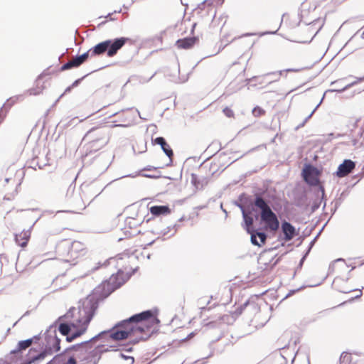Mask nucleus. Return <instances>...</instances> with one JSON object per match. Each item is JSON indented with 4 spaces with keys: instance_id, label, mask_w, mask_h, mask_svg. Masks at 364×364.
I'll list each match as a JSON object with an SVG mask.
<instances>
[{
    "instance_id": "6e6552de",
    "label": "nucleus",
    "mask_w": 364,
    "mask_h": 364,
    "mask_svg": "<svg viewBox=\"0 0 364 364\" xmlns=\"http://www.w3.org/2000/svg\"><path fill=\"white\" fill-rule=\"evenodd\" d=\"M83 140L90 144V148L98 150L109 141L107 130L105 127H94L87 132Z\"/></svg>"
},
{
    "instance_id": "1a4fd4ad",
    "label": "nucleus",
    "mask_w": 364,
    "mask_h": 364,
    "mask_svg": "<svg viewBox=\"0 0 364 364\" xmlns=\"http://www.w3.org/2000/svg\"><path fill=\"white\" fill-rule=\"evenodd\" d=\"M243 228L246 232L250 235V241L252 245L260 247L266 242L267 235L262 231V228H256L252 224V219L247 215H245Z\"/></svg>"
},
{
    "instance_id": "79ce46f5",
    "label": "nucleus",
    "mask_w": 364,
    "mask_h": 364,
    "mask_svg": "<svg viewBox=\"0 0 364 364\" xmlns=\"http://www.w3.org/2000/svg\"><path fill=\"white\" fill-rule=\"evenodd\" d=\"M78 65L75 58L64 63L60 68V71L63 72L75 68H78Z\"/></svg>"
},
{
    "instance_id": "f3484780",
    "label": "nucleus",
    "mask_w": 364,
    "mask_h": 364,
    "mask_svg": "<svg viewBox=\"0 0 364 364\" xmlns=\"http://www.w3.org/2000/svg\"><path fill=\"white\" fill-rule=\"evenodd\" d=\"M151 142L153 144H157L159 145L164 151V153L168 156L169 159V163L167 164L166 166H169L171 165L173 162V151L169 144L166 142V140L163 136H158L155 139H151Z\"/></svg>"
},
{
    "instance_id": "2eb2a0df",
    "label": "nucleus",
    "mask_w": 364,
    "mask_h": 364,
    "mask_svg": "<svg viewBox=\"0 0 364 364\" xmlns=\"http://www.w3.org/2000/svg\"><path fill=\"white\" fill-rule=\"evenodd\" d=\"M349 279H350L349 277H347V278L346 279H343L341 277H336L332 283V287L338 291L344 293V294L350 293L353 291H359V292H360L359 294L356 295L354 298L352 299V300L359 299L360 297H361V296L363 294L362 289H352L346 288L343 286V284L344 283H346L349 280Z\"/></svg>"
},
{
    "instance_id": "a19ab883",
    "label": "nucleus",
    "mask_w": 364,
    "mask_h": 364,
    "mask_svg": "<svg viewBox=\"0 0 364 364\" xmlns=\"http://www.w3.org/2000/svg\"><path fill=\"white\" fill-rule=\"evenodd\" d=\"M73 199L72 203L80 210L85 209L84 202L80 195L75 194L73 196Z\"/></svg>"
},
{
    "instance_id": "bb28decb",
    "label": "nucleus",
    "mask_w": 364,
    "mask_h": 364,
    "mask_svg": "<svg viewBox=\"0 0 364 364\" xmlns=\"http://www.w3.org/2000/svg\"><path fill=\"white\" fill-rule=\"evenodd\" d=\"M120 348H117L114 350V353L112 355V358L115 360H124V362L127 363V364H134V358L132 356L127 355L124 353H123V350L122 349V346H119Z\"/></svg>"
},
{
    "instance_id": "c03bdc74",
    "label": "nucleus",
    "mask_w": 364,
    "mask_h": 364,
    "mask_svg": "<svg viewBox=\"0 0 364 364\" xmlns=\"http://www.w3.org/2000/svg\"><path fill=\"white\" fill-rule=\"evenodd\" d=\"M133 326H134V329H133V334L132 335H135L137 333H146L145 331H144V328L142 326L141 322L134 323Z\"/></svg>"
},
{
    "instance_id": "58836bf2",
    "label": "nucleus",
    "mask_w": 364,
    "mask_h": 364,
    "mask_svg": "<svg viewBox=\"0 0 364 364\" xmlns=\"http://www.w3.org/2000/svg\"><path fill=\"white\" fill-rule=\"evenodd\" d=\"M89 343V341H82L80 343H77V344H75V345H73L70 347H68L67 348H65L62 353H59L58 355H60V363L61 362V358L66 353H68V351L70 350H74V351H77V348L80 347V346H82L83 344H87Z\"/></svg>"
},
{
    "instance_id": "0eeeda50",
    "label": "nucleus",
    "mask_w": 364,
    "mask_h": 364,
    "mask_svg": "<svg viewBox=\"0 0 364 364\" xmlns=\"http://www.w3.org/2000/svg\"><path fill=\"white\" fill-rule=\"evenodd\" d=\"M138 270V267L132 269V272L124 273L123 270L119 269L116 274L113 273L108 280L103 282L97 287H102V292H100V296H103L104 293H106L107 290L114 289L109 294V296L115 290L121 287L130 277Z\"/></svg>"
},
{
    "instance_id": "69168bd1",
    "label": "nucleus",
    "mask_w": 364,
    "mask_h": 364,
    "mask_svg": "<svg viewBox=\"0 0 364 364\" xmlns=\"http://www.w3.org/2000/svg\"><path fill=\"white\" fill-rule=\"evenodd\" d=\"M30 339H32V344L37 343L41 339V333L38 334V335H35L32 338H30Z\"/></svg>"
},
{
    "instance_id": "3c124183",
    "label": "nucleus",
    "mask_w": 364,
    "mask_h": 364,
    "mask_svg": "<svg viewBox=\"0 0 364 364\" xmlns=\"http://www.w3.org/2000/svg\"><path fill=\"white\" fill-rule=\"evenodd\" d=\"M73 87H71V85L68 86V87H66V89L65 90L63 94H61L60 95V97L55 100V102L53 103V107L55 106L58 102L59 100L67 93H69L71 92Z\"/></svg>"
},
{
    "instance_id": "72a5a7b5",
    "label": "nucleus",
    "mask_w": 364,
    "mask_h": 364,
    "mask_svg": "<svg viewBox=\"0 0 364 364\" xmlns=\"http://www.w3.org/2000/svg\"><path fill=\"white\" fill-rule=\"evenodd\" d=\"M122 257L118 255L114 257H110L105 260L103 263L98 262L97 266L95 267L93 270L98 269L100 267H108V266H113L114 267H117V263L118 259H122Z\"/></svg>"
},
{
    "instance_id": "5701e85b",
    "label": "nucleus",
    "mask_w": 364,
    "mask_h": 364,
    "mask_svg": "<svg viewBox=\"0 0 364 364\" xmlns=\"http://www.w3.org/2000/svg\"><path fill=\"white\" fill-rule=\"evenodd\" d=\"M199 41L198 37H186L176 41V46L178 48L189 49L192 48Z\"/></svg>"
},
{
    "instance_id": "423d86ee",
    "label": "nucleus",
    "mask_w": 364,
    "mask_h": 364,
    "mask_svg": "<svg viewBox=\"0 0 364 364\" xmlns=\"http://www.w3.org/2000/svg\"><path fill=\"white\" fill-rule=\"evenodd\" d=\"M321 173V170L318 169L313 164H305L301 171V176L306 184L309 186L317 188L318 195L321 193V200H323L325 198V188L320 181Z\"/></svg>"
},
{
    "instance_id": "a878e982",
    "label": "nucleus",
    "mask_w": 364,
    "mask_h": 364,
    "mask_svg": "<svg viewBox=\"0 0 364 364\" xmlns=\"http://www.w3.org/2000/svg\"><path fill=\"white\" fill-rule=\"evenodd\" d=\"M46 75V71H43L41 74H40L38 76V77L35 82V85H36L35 87L30 88L27 90V92L30 95H37L43 92V90L45 89L46 87L44 86V82H43L41 84V80L43 78V77Z\"/></svg>"
},
{
    "instance_id": "2f4dec72",
    "label": "nucleus",
    "mask_w": 364,
    "mask_h": 364,
    "mask_svg": "<svg viewBox=\"0 0 364 364\" xmlns=\"http://www.w3.org/2000/svg\"><path fill=\"white\" fill-rule=\"evenodd\" d=\"M112 332H113V330L112 328L108 330L102 331L100 332L98 334H97L95 336H93L92 338H91L90 339L87 340V341H89V343H93L98 340H102L104 341H107L109 339H111L109 338V335H110V333H112Z\"/></svg>"
},
{
    "instance_id": "c85d7f7f",
    "label": "nucleus",
    "mask_w": 364,
    "mask_h": 364,
    "mask_svg": "<svg viewBox=\"0 0 364 364\" xmlns=\"http://www.w3.org/2000/svg\"><path fill=\"white\" fill-rule=\"evenodd\" d=\"M96 354L95 349L92 348L84 357L81 356V359L79 361L81 364H97L100 359L98 356H95L97 355Z\"/></svg>"
},
{
    "instance_id": "cd10ccee",
    "label": "nucleus",
    "mask_w": 364,
    "mask_h": 364,
    "mask_svg": "<svg viewBox=\"0 0 364 364\" xmlns=\"http://www.w3.org/2000/svg\"><path fill=\"white\" fill-rule=\"evenodd\" d=\"M31 236L30 230H23L18 234H15V241L18 246L24 247L27 245Z\"/></svg>"
},
{
    "instance_id": "c9c22d12",
    "label": "nucleus",
    "mask_w": 364,
    "mask_h": 364,
    "mask_svg": "<svg viewBox=\"0 0 364 364\" xmlns=\"http://www.w3.org/2000/svg\"><path fill=\"white\" fill-rule=\"evenodd\" d=\"M362 81H364V75L361 77H357L356 81H354L350 84H348L343 87L337 86V87L328 90V91L331 92L341 93V92H344L345 90H348V88L351 87L352 86L356 85L358 82H362Z\"/></svg>"
},
{
    "instance_id": "393cba45",
    "label": "nucleus",
    "mask_w": 364,
    "mask_h": 364,
    "mask_svg": "<svg viewBox=\"0 0 364 364\" xmlns=\"http://www.w3.org/2000/svg\"><path fill=\"white\" fill-rule=\"evenodd\" d=\"M149 211L151 214L154 217L166 215L171 213V210L168 205H153L150 207Z\"/></svg>"
},
{
    "instance_id": "412c9836",
    "label": "nucleus",
    "mask_w": 364,
    "mask_h": 364,
    "mask_svg": "<svg viewBox=\"0 0 364 364\" xmlns=\"http://www.w3.org/2000/svg\"><path fill=\"white\" fill-rule=\"evenodd\" d=\"M282 231L284 233L283 239L286 242L290 241L293 237L298 235L295 227L291 223L286 220H284L282 223Z\"/></svg>"
},
{
    "instance_id": "a211bd4d",
    "label": "nucleus",
    "mask_w": 364,
    "mask_h": 364,
    "mask_svg": "<svg viewBox=\"0 0 364 364\" xmlns=\"http://www.w3.org/2000/svg\"><path fill=\"white\" fill-rule=\"evenodd\" d=\"M294 203L296 207L302 208L308 205L307 193L304 188L296 189L293 191Z\"/></svg>"
},
{
    "instance_id": "09e8293b",
    "label": "nucleus",
    "mask_w": 364,
    "mask_h": 364,
    "mask_svg": "<svg viewBox=\"0 0 364 364\" xmlns=\"http://www.w3.org/2000/svg\"><path fill=\"white\" fill-rule=\"evenodd\" d=\"M69 250L70 249H65V248H63L61 250L58 248V244L56 246V252L57 253L60 255V256H65V255H68L70 257V254H69Z\"/></svg>"
},
{
    "instance_id": "ea45409f",
    "label": "nucleus",
    "mask_w": 364,
    "mask_h": 364,
    "mask_svg": "<svg viewBox=\"0 0 364 364\" xmlns=\"http://www.w3.org/2000/svg\"><path fill=\"white\" fill-rule=\"evenodd\" d=\"M314 193H315V195L316 196V197H317L318 198H320V200H319V201H318V200H315V201L313 203V205H312V206H311V211H312V212H314V211H316V210H318V209L319 208V207H320V205H321V201H322V200H325L324 204H323V208H324L326 207V197L324 198V199H323V200H321V193H319L318 196V189H315V190H314Z\"/></svg>"
},
{
    "instance_id": "f8f14e48",
    "label": "nucleus",
    "mask_w": 364,
    "mask_h": 364,
    "mask_svg": "<svg viewBox=\"0 0 364 364\" xmlns=\"http://www.w3.org/2000/svg\"><path fill=\"white\" fill-rule=\"evenodd\" d=\"M58 248L60 250L63 248L70 249V258H75L78 257L80 252L83 250V244L79 241L71 242L69 240H64L58 243Z\"/></svg>"
},
{
    "instance_id": "0e129e2a",
    "label": "nucleus",
    "mask_w": 364,
    "mask_h": 364,
    "mask_svg": "<svg viewBox=\"0 0 364 364\" xmlns=\"http://www.w3.org/2000/svg\"><path fill=\"white\" fill-rule=\"evenodd\" d=\"M314 244H315V243H314V241H311V242H310V243H309V247H308L307 250H306V252H304V254H305L306 255H307V256L309 255V254L310 253V252H311V250L312 247H314Z\"/></svg>"
},
{
    "instance_id": "7c9ffc66",
    "label": "nucleus",
    "mask_w": 364,
    "mask_h": 364,
    "mask_svg": "<svg viewBox=\"0 0 364 364\" xmlns=\"http://www.w3.org/2000/svg\"><path fill=\"white\" fill-rule=\"evenodd\" d=\"M150 337V334H147L146 337L140 336L139 338H136L129 341L127 343H123L119 345V346H122V349L125 352H132L133 350L132 346L138 343L140 341H145Z\"/></svg>"
},
{
    "instance_id": "473e14b6",
    "label": "nucleus",
    "mask_w": 364,
    "mask_h": 364,
    "mask_svg": "<svg viewBox=\"0 0 364 364\" xmlns=\"http://www.w3.org/2000/svg\"><path fill=\"white\" fill-rule=\"evenodd\" d=\"M116 346L111 345L109 346H106L105 345H98L95 348H94L95 350V353H97L96 356L99 357V359H101L102 355L107 352H111L113 351L114 353V350H116Z\"/></svg>"
},
{
    "instance_id": "39448f33",
    "label": "nucleus",
    "mask_w": 364,
    "mask_h": 364,
    "mask_svg": "<svg viewBox=\"0 0 364 364\" xmlns=\"http://www.w3.org/2000/svg\"><path fill=\"white\" fill-rule=\"evenodd\" d=\"M129 41V38L124 36L107 39L94 46L93 51L97 56L106 55L108 58H112Z\"/></svg>"
},
{
    "instance_id": "603ef678",
    "label": "nucleus",
    "mask_w": 364,
    "mask_h": 364,
    "mask_svg": "<svg viewBox=\"0 0 364 364\" xmlns=\"http://www.w3.org/2000/svg\"><path fill=\"white\" fill-rule=\"evenodd\" d=\"M223 112L228 117H232L234 116V112L232 109L228 107H226L223 109Z\"/></svg>"
},
{
    "instance_id": "f704fd0d",
    "label": "nucleus",
    "mask_w": 364,
    "mask_h": 364,
    "mask_svg": "<svg viewBox=\"0 0 364 364\" xmlns=\"http://www.w3.org/2000/svg\"><path fill=\"white\" fill-rule=\"evenodd\" d=\"M92 343H88L87 344H83L82 346H80V348H77L76 351V360L77 359L80 360L81 359V356L84 357L87 353H88L89 350H91L92 349Z\"/></svg>"
},
{
    "instance_id": "8fccbe9b",
    "label": "nucleus",
    "mask_w": 364,
    "mask_h": 364,
    "mask_svg": "<svg viewBox=\"0 0 364 364\" xmlns=\"http://www.w3.org/2000/svg\"><path fill=\"white\" fill-rule=\"evenodd\" d=\"M161 167H155L153 166L148 165L144 167L142 169L139 170L138 173H142L143 171H156Z\"/></svg>"
},
{
    "instance_id": "864d4df0",
    "label": "nucleus",
    "mask_w": 364,
    "mask_h": 364,
    "mask_svg": "<svg viewBox=\"0 0 364 364\" xmlns=\"http://www.w3.org/2000/svg\"><path fill=\"white\" fill-rule=\"evenodd\" d=\"M264 113V109H262V108L259 107H255L253 109H252V114L255 115V116H260L262 114H263Z\"/></svg>"
},
{
    "instance_id": "5fc2aeb1",
    "label": "nucleus",
    "mask_w": 364,
    "mask_h": 364,
    "mask_svg": "<svg viewBox=\"0 0 364 364\" xmlns=\"http://www.w3.org/2000/svg\"><path fill=\"white\" fill-rule=\"evenodd\" d=\"M218 321H209L206 323H203V326H207L209 328H217L218 327Z\"/></svg>"
},
{
    "instance_id": "49530a36",
    "label": "nucleus",
    "mask_w": 364,
    "mask_h": 364,
    "mask_svg": "<svg viewBox=\"0 0 364 364\" xmlns=\"http://www.w3.org/2000/svg\"><path fill=\"white\" fill-rule=\"evenodd\" d=\"M219 170V166L217 163H212L210 167V175L214 176Z\"/></svg>"
},
{
    "instance_id": "6e6d98bb",
    "label": "nucleus",
    "mask_w": 364,
    "mask_h": 364,
    "mask_svg": "<svg viewBox=\"0 0 364 364\" xmlns=\"http://www.w3.org/2000/svg\"><path fill=\"white\" fill-rule=\"evenodd\" d=\"M306 287L305 286H301L298 289H291L290 290L288 294L286 295V296L284 297V299L287 298V297H289L292 295H294L296 292H298L300 290L304 289Z\"/></svg>"
},
{
    "instance_id": "4be33fe9",
    "label": "nucleus",
    "mask_w": 364,
    "mask_h": 364,
    "mask_svg": "<svg viewBox=\"0 0 364 364\" xmlns=\"http://www.w3.org/2000/svg\"><path fill=\"white\" fill-rule=\"evenodd\" d=\"M279 262V258L274 259V257H272L271 259H266L264 256L260 257L258 260V263L259 265V268L264 272H269L272 270Z\"/></svg>"
},
{
    "instance_id": "338daca9",
    "label": "nucleus",
    "mask_w": 364,
    "mask_h": 364,
    "mask_svg": "<svg viewBox=\"0 0 364 364\" xmlns=\"http://www.w3.org/2000/svg\"><path fill=\"white\" fill-rule=\"evenodd\" d=\"M171 230V226H168L165 229L161 231L159 234L162 235L163 236L166 235Z\"/></svg>"
},
{
    "instance_id": "4d7b16f0",
    "label": "nucleus",
    "mask_w": 364,
    "mask_h": 364,
    "mask_svg": "<svg viewBox=\"0 0 364 364\" xmlns=\"http://www.w3.org/2000/svg\"><path fill=\"white\" fill-rule=\"evenodd\" d=\"M88 75H89V74H87V75H84L83 77H82L81 78H79V79L75 80L72 83L71 87H72L73 88L77 87V86L80 84V82H82V80L85 77H86Z\"/></svg>"
},
{
    "instance_id": "4c0bfd02",
    "label": "nucleus",
    "mask_w": 364,
    "mask_h": 364,
    "mask_svg": "<svg viewBox=\"0 0 364 364\" xmlns=\"http://www.w3.org/2000/svg\"><path fill=\"white\" fill-rule=\"evenodd\" d=\"M136 176H141L145 177V178H153V179H156V178H161V172L159 171H158L156 173H154V174L137 173H136L134 175V174L126 175V176H122L121 178H124V177H132L133 178V177H135Z\"/></svg>"
},
{
    "instance_id": "b1692460",
    "label": "nucleus",
    "mask_w": 364,
    "mask_h": 364,
    "mask_svg": "<svg viewBox=\"0 0 364 364\" xmlns=\"http://www.w3.org/2000/svg\"><path fill=\"white\" fill-rule=\"evenodd\" d=\"M265 291L260 294L252 295L246 301L244 302V306L250 308L255 313L258 312L259 311V304L258 303V301L261 300L260 296L263 295Z\"/></svg>"
},
{
    "instance_id": "7ed1b4c3",
    "label": "nucleus",
    "mask_w": 364,
    "mask_h": 364,
    "mask_svg": "<svg viewBox=\"0 0 364 364\" xmlns=\"http://www.w3.org/2000/svg\"><path fill=\"white\" fill-rule=\"evenodd\" d=\"M242 214L243 220L245 215H247L254 221H259V225L264 230L276 232L279 228V221L274 212L271 209L269 201L264 198L262 193H257L253 201L249 205L243 206L237 204Z\"/></svg>"
},
{
    "instance_id": "de8ad7c7",
    "label": "nucleus",
    "mask_w": 364,
    "mask_h": 364,
    "mask_svg": "<svg viewBox=\"0 0 364 364\" xmlns=\"http://www.w3.org/2000/svg\"><path fill=\"white\" fill-rule=\"evenodd\" d=\"M191 183L196 186L197 188L199 187L200 183V179L198 178V176L195 173L191 174Z\"/></svg>"
},
{
    "instance_id": "9d476101",
    "label": "nucleus",
    "mask_w": 364,
    "mask_h": 364,
    "mask_svg": "<svg viewBox=\"0 0 364 364\" xmlns=\"http://www.w3.org/2000/svg\"><path fill=\"white\" fill-rule=\"evenodd\" d=\"M134 109L133 107H129L127 109H122L118 112H116L113 114H112L109 116V118L119 115V122H122L124 124H114L112 125V127H128L132 124L134 123V122L136 119V116L134 113H132L131 112Z\"/></svg>"
},
{
    "instance_id": "ddd939ff",
    "label": "nucleus",
    "mask_w": 364,
    "mask_h": 364,
    "mask_svg": "<svg viewBox=\"0 0 364 364\" xmlns=\"http://www.w3.org/2000/svg\"><path fill=\"white\" fill-rule=\"evenodd\" d=\"M141 225L136 218L128 217L124 221V228L123 230L125 237H132L141 233V231L137 230V227Z\"/></svg>"
},
{
    "instance_id": "4468645a",
    "label": "nucleus",
    "mask_w": 364,
    "mask_h": 364,
    "mask_svg": "<svg viewBox=\"0 0 364 364\" xmlns=\"http://www.w3.org/2000/svg\"><path fill=\"white\" fill-rule=\"evenodd\" d=\"M356 163L351 159H344L338 166L334 175L338 178H343L353 173L355 168Z\"/></svg>"
},
{
    "instance_id": "bf43d9fd",
    "label": "nucleus",
    "mask_w": 364,
    "mask_h": 364,
    "mask_svg": "<svg viewBox=\"0 0 364 364\" xmlns=\"http://www.w3.org/2000/svg\"><path fill=\"white\" fill-rule=\"evenodd\" d=\"M245 308H247V306H244V303H243L242 305H240V306H238V307L235 309V311L234 314H235V315H237V316H239V315H240V314L242 313L243 310H244Z\"/></svg>"
},
{
    "instance_id": "6ab92c4d",
    "label": "nucleus",
    "mask_w": 364,
    "mask_h": 364,
    "mask_svg": "<svg viewBox=\"0 0 364 364\" xmlns=\"http://www.w3.org/2000/svg\"><path fill=\"white\" fill-rule=\"evenodd\" d=\"M305 24L307 25V26L308 25L310 26L308 28V31L310 32V33H312L316 28V26L317 25L318 26V28L317 31L315 32V33L314 34V36L311 38L310 40H307V41L291 40V41H293V42H298V43H309L310 42L312 41V40L314 39L315 36L318 33V31L323 27V26L324 24V20L323 19H321V18H316V19L313 20L310 23L305 22Z\"/></svg>"
},
{
    "instance_id": "13d9d810",
    "label": "nucleus",
    "mask_w": 364,
    "mask_h": 364,
    "mask_svg": "<svg viewBox=\"0 0 364 364\" xmlns=\"http://www.w3.org/2000/svg\"><path fill=\"white\" fill-rule=\"evenodd\" d=\"M59 363H60V355H56L46 364H59Z\"/></svg>"
},
{
    "instance_id": "aec40b11",
    "label": "nucleus",
    "mask_w": 364,
    "mask_h": 364,
    "mask_svg": "<svg viewBox=\"0 0 364 364\" xmlns=\"http://www.w3.org/2000/svg\"><path fill=\"white\" fill-rule=\"evenodd\" d=\"M149 311L151 313L150 317H149L146 320H141L140 321H134V323L141 322V324L144 328L145 333H148V334L151 335V333L153 332V331H151L152 327L154 325H157L158 323H159L160 321L157 318V314L156 312H154L152 310H149Z\"/></svg>"
},
{
    "instance_id": "e433bc0d",
    "label": "nucleus",
    "mask_w": 364,
    "mask_h": 364,
    "mask_svg": "<svg viewBox=\"0 0 364 364\" xmlns=\"http://www.w3.org/2000/svg\"><path fill=\"white\" fill-rule=\"evenodd\" d=\"M28 164V166L29 168H31L33 169H36V168L38 167L39 169H42L46 165H47V163L46 162H41L39 161V159L38 157H33L31 160L28 161L27 162Z\"/></svg>"
},
{
    "instance_id": "f257e3e1",
    "label": "nucleus",
    "mask_w": 364,
    "mask_h": 364,
    "mask_svg": "<svg viewBox=\"0 0 364 364\" xmlns=\"http://www.w3.org/2000/svg\"><path fill=\"white\" fill-rule=\"evenodd\" d=\"M102 289V287H96L91 294L79 301L77 307L70 308L66 314L59 316L53 323L56 326L60 322L58 330L66 336L67 342L73 341L86 332L100 302L107 298L114 289L107 290L103 296H100Z\"/></svg>"
},
{
    "instance_id": "774afa93",
    "label": "nucleus",
    "mask_w": 364,
    "mask_h": 364,
    "mask_svg": "<svg viewBox=\"0 0 364 364\" xmlns=\"http://www.w3.org/2000/svg\"><path fill=\"white\" fill-rule=\"evenodd\" d=\"M208 181L207 177H203V178L200 179V185L201 186V187H203L204 185H206L208 183Z\"/></svg>"
},
{
    "instance_id": "e2e57ef3",
    "label": "nucleus",
    "mask_w": 364,
    "mask_h": 364,
    "mask_svg": "<svg viewBox=\"0 0 364 364\" xmlns=\"http://www.w3.org/2000/svg\"><path fill=\"white\" fill-rule=\"evenodd\" d=\"M63 364H77V360L75 356H70L67 362Z\"/></svg>"
},
{
    "instance_id": "680f3d73",
    "label": "nucleus",
    "mask_w": 364,
    "mask_h": 364,
    "mask_svg": "<svg viewBox=\"0 0 364 364\" xmlns=\"http://www.w3.org/2000/svg\"><path fill=\"white\" fill-rule=\"evenodd\" d=\"M306 257H307V255L304 254L301 259L299 261V263L297 267H296V270L301 269L302 268L303 264H304V261L306 260Z\"/></svg>"
},
{
    "instance_id": "a18cd8bd",
    "label": "nucleus",
    "mask_w": 364,
    "mask_h": 364,
    "mask_svg": "<svg viewBox=\"0 0 364 364\" xmlns=\"http://www.w3.org/2000/svg\"><path fill=\"white\" fill-rule=\"evenodd\" d=\"M321 104V101H320V102L316 106V107L314 109V110L304 119V120L303 121V122L301 124H300L298 127H297V129L298 128H300V127H302L304 126V124L307 122V121L312 117L313 114L314 113V112L317 109V108L320 106V105Z\"/></svg>"
},
{
    "instance_id": "c756f323",
    "label": "nucleus",
    "mask_w": 364,
    "mask_h": 364,
    "mask_svg": "<svg viewBox=\"0 0 364 364\" xmlns=\"http://www.w3.org/2000/svg\"><path fill=\"white\" fill-rule=\"evenodd\" d=\"M94 50V46L90 48L85 53L81 54V55H77L75 57V60L77 62L78 66L80 67L82 64H83L88 58L89 57H95L97 56V53H95V52Z\"/></svg>"
},
{
    "instance_id": "20e7f679",
    "label": "nucleus",
    "mask_w": 364,
    "mask_h": 364,
    "mask_svg": "<svg viewBox=\"0 0 364 364\" xmlns=\"http://www.w3.org/2000/svg\"><path fill=\"white\" fill-rule=\"evenodd\" d=\"M151 314L150 311H144L117 322L112 327L113 332L110 333L109 338L115 341H120L128 338L133 334V324L134 321L146 320L151 316Z\"/></svg>"
},
{
    "instance_id": "f03ea898",
    "label": "nucleus",
    "mask_w": 364,
    "mask_h": 364,
    "mask_svg": "<svg viewBox=\"0 0 364 364\" xmlns=\"http://www.w3.org/2000/svg\"><path fill=\"white\" fill-rule=\"evenodd\" d=\"M242 214L243 220L245 215H247L254 221H259V225L264 230L276 232L279 228V221L274 212L271 209L269 201L264 198L262 193H257L253 201L249 205L243 206L237 204Z\"/></svg>"
},
{
    "instance_id": "052dcab7",
    "label": "nucleus",
    "mask_w": 364,
    "mask_h": 364,
    "mask_svg": "<svg viewBox=\"0 0 364 364\" xmlns=\"http://www.w3.org/2000/svg\"><path fill=\"white\" fill-rule=\"evenodd\" d=\"M300 70H301V68H288L286 70H280L279 72V75H282L284 72H286V73L295 72V73H296V72H299Z\"/></svg>"
},
{
    "instance_id": "37998d69",
    "label": "nucleus",
    "mask_w": 364,
    "mask_h": 364,
    "mask_svg": "<svg viewBox=\"0 0 364 364\" xmlns=\"http://www.w3.org/2000/svg\"><path fill=\"white\" fill-rule=\"evenodd\" d=\"M340 364H346L351 362V355L346 352H343L339 358Z\"/></svg>"
},
{
    "instance_id": "9b49d317",
    "label": "nucleus",
    "mask_w": 364,
    "mask_h": 364,
    "mask_svg": "<svg viewBox=\"0 0 364 364\" xmlns=\"http://www.w3.org/2000/svg\"><path fill=\"white\" fill-rule=\"evenodd\" d=\"M109 184H110V183L103 186L100 181L95 180L88 184H82L81 186V190L85 196L92 197L94 196L93 198L91 200L92 201L100 195Z\"/></svg>"
},
{
    "instance_id": "dca6fc26",
    "label": "nucleus",
    "mask_w": 364,
    "mask_h": 364,
    "mask_svg": "<svg viewBox=\"0 0 364 364\" xmlns=\"http://www.w3.org/2000/svg\"><path fill=\"white\" fill-rule=\"evenodd\" d=\"M32 345V339L28 338L18 341L16 347L10 351L9 355L6 357L11 363L14 362V357H21V354L23 350H25Z\"/></svg>"
}]
</instances>
